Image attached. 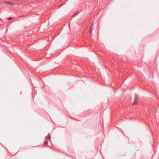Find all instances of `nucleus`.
<instances>
[{"mask_svg":"<svg viewBox=\"0 0 159 159\" xmlns=\"http://www.w3.org/2000/svg\"><path fill=\"white\" fill-rule=\"evenodd\" d=\"M6 3L9 4V5H13L15 4L14 3L9 1H7L6 2Z\"/></svg>","mask_w":159,"mask_h":159,"instance_id":"f03ea898","label":"nucleus"},{"mask_svg":"<svg viewBox=\"0 0 159 159\" xmlns=\"http://www.w3.org/2000/svg\"><path fill=\"white\" fill-rule=\"evenodd\" d=\"M77 14V12H76L73 15V16H74L76 14Z\"/></svg>","mask_w":159,"mask_h":159,"instance_id":"0eeeda50","label":"nucleus"},{"mask_svg":"<svg viewBox=\"0 0 159 159\" xmlns=\"http://www.w3.org/2000/svg\"><path fill=\"white\" fill-rule=\"evenodd\" d=\"M63 5V4H62V5H61L60 6H59V7H61L62 6V5Z\"/></svg>","mask_w":159,"mask_h":159,"instance_id":"6e6552de","label":"nucleus"},{"mask_svg":"<svg viewBox=\"0 0 159 159\" xmlns=\"http://www.w3.org/2000/svg\"><path fill=\"white\" fill-rule=\"evenodd\" d=\"M11 18H11V17H8V18L7 20H11Z\"/></svg>","mask_w":159,"mask_h":159,"instance_id":"423d86ee","label":"nucleus"},{"mask_svg":"<svg viewBox=\"0 0 159 159\" xmlns=\"http://www.w3.org/2000/svg\"><path fill=\"white\" fill-rule=\"evenodd\" d=\"M48 141H45L44 143V144L45 145H47L48 144Z\"/></svg>","mask_w":159,"mask_h":159,"instance_id":"20e7f679","label":"nucleus"},{"mask_svg":"<svg viewBox=\"0 0 159 159\" xmlns=\"http://www.w3.org/2000/svg\"><path fill=\"white\" fill-rule=\"evenodd\" d=\"M50 134H49L46 137V139H49L50 138Z\"/></svg>","mask_w":159,"mask_h":159,"instance_id":"7ed1b4c3","label":"nucleus"},{"mask_svg":"<svg viewBox=\"0 0 159 159\" xmlns=\"http://www.w3.org/2000/svg\"><path fill=\"white\" fill-rule=\"evenodd\" d=\"M92 25L90 27V32L91 34L92 33V30L91 29L92 27Z\"/></svg>","mask_w":159,"mask_h":159,"instance_id":"39448f33","label":"nucleus"},{"mask_svg":"<svg viewBox=\"0 0 159 159\" xmlns=\"http://www.w3.org/2000/svg\"><path fill=\"white\" fill-rule=\"evenodd\" d=\"M139 98V96L137 94H135V99H134V101L133 103V105H135L137 103V100Z\"/></svg>","mask_w":159,"mask_h":159,"instance_id":"f257e3e1","label":"nucleus"}]
</instances>
